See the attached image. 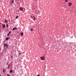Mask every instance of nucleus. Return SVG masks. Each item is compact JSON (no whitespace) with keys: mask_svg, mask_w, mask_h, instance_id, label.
Listing matches in <instances>:
<instances>
[{"mask_svg":"<svg viewBox=\"0 0 76 76\" xmlns=\"http://www.w3.org/2000/svg\"><path fill=\"white\" fill-rule=\"evenodd\" d=\"M65 1H66V2H67V0H65Z\"/></svg>","mask_w":76,"mask_h":76,"instance_id":"obj_22","label":"nucleus"},{"mask_svg":"<svg viewBox=\"0 0 76 76\" xmlns=\"http://www.w3.org/2000/svg\"><path fill=\"white\" fill-rule=\"evenodd\" d=\"M19 55H20V54H21V53H20L19 54Z\"/></svg>","mask_w":76,"mask_h":76,"instance_id":"obj_23","label":"nucleus"},{"mask_svg":"<svg viewBox=\"0 0 76 76\" xmlns=\"http://www.w3.org/2000/svg\"><path fill=\"white\" fill-rule=\"evenodd\" d=\"M11 58H13V56H11Z\"/></svg>","mask_w":76,"mask_h":76,"instance_id":"obj_21","label":"nucleus"},{"mask_svg":"<svg viewBox=\"0 0 76 76\" xmlns=\"http://www.w3.org/2000/svg\"><path fill=\"white\" fill-rule=\"evenodd\" d=\"M6 71V69H5V68H3V72L4 73V72H5Z\"/></svg>","mask_w":76,"mask_h":76,"instance_id":"obj_5","label":"nucleus"},{"mask_svg":"<svg viewBox=\"0 0 76 76\" xmlns=\"http://www.w3.org/2000/svg\"><path fill=\"white\" fill-rule=\"evenodd\" d=\"M0 76H1V75H0Z\"/></svg>","mask_w":76,"mask_h":76,"instance_id":"obj_25","label":"nucleus"},{"mask_svg":"<svg viewBox=\"0 0 76 76\" xmlns=\"http://www.w3.org/2000/svg\"><path fill=\"white\" fill-rule=\"evenodd\" d=\"M37 76H39V75H37Z\"/></svg>","mask_w":76,"mask_h":76,"instance_id":"obj_24","label":"nucleus"},{"mask_svg":"<svg viewBox=\"0 0 76 76\" xmlns=\"http://www.w3.org/2000/svg\"><path fill=\"white\" fill-rule=\"evenodd\" d=\"M5 23H7V22H8V21H7V20H5Z\"/></svg>","mask_w":76,"mask_h":76,"instance_id":"obj_11","label":"nucleus"},{"mask_svg":"<svg viewBox=\"0 0 76 76\" xmlns=\"http://www.w3.org/2000/svg\"><path fill=\"white\" fill-rule=\"evenodd\" d=\"M8 69H9V65L8 66Z\"/></svg>","mask_w":76,"mask_h":76,"instance_id":"obj_18","label":"nucleus"},{"mask_svg":"<svg viewBox=\"0 0 76 76\" xmlns=\"http://www.w3.org/2000/svg\"><path fill=\"white\" fill-rule=\"evenodd\" d=\"M9 22H10V19L8 20Z\"/></svg>","mask_w":76,"mask_h":76,"instance_id":"obj_20","label":"nucleus"},{"mask_svg":"<svg viewBox=\"0 0 76 76\" xmlns=\"http://www.w3.org/2000/svg\"><path fill=\"white\" fill-rule=\"evenodd\" d=\"M9 47V45L7 43H6L4 44V48H7Z\"/></svg>","mask_w":76,"mask_h":76,"instance_id":"obj_1","label":"nucleus"},{"mask_svg":"<svg viewBox=\"0 0 76 76\" xmlns=\"http://www.w3.org/2000/svg\"><path fill=\"white\" fill-rule=\"evenodd\" d=\"M7 76H10V75H9V74H7Z\"/></svg>","mask_w":76,"mask_h":76,"instance_id":"obj_19","label":"nucleus"},{"mask_svg":"<svg viewBox=\"0 0 76 76\" xmlns=\"http://www.w3.org/2000/svg\"><path fill=\"white\" fill-rule=\"evenodd\" d=\"M18 29V28L16 27L12 29V31H14V30H17Z\"/></svg>","mask_w":76,"mask_h":76,"instance_id":"obj_4","label":"nucleus"},{"mask_svg":"<svg viewBox=\"0 0 76 76\" xmlns=\"http://www.w3.org/2000/svg\"><path fill=\"white\" fill-rule=\"evenodd\" d=\"M20 34L21 37H23V33H20Z\"/></svg>","mask_w":76,"mask_h":76,"instance_id":"obj_8","label":"nucleus"},{"mask_svg":"<svg viewBox=\"0 0 76 76\" xmlns=\"http://www.w3.org/2000/svg\"><path fill=\"white\" fill-rule=\"evenodd\" d=\"M18 16H16V19H18Z\"/></svg>","mask_w":76,"mask_h":76,"instance_id":"obj_16","label":"nucleus"},{"mask_svg":"<svg viewBox=\"0 0 76 76\" xmlns=\"http://www.w3.org/2000/svg\"><path fill=\"white\" fill-rule=\"evenodd\" d=\"M19 9L21 11H23V8L22 7H20L19 8Z\"/></svg>","mask_w":76,"mask_h":76,"instance_id":"obj_6","label":"nucleus"},{"mask_svg":"<svg viewBox=\"0 0 76 76\" xmlns=\"http://www.w3.org/2000/svg\"><path fill=\"white\" fill-rule=\"evenodd\" d=\"M31 18H33V20H34V21H35L36 20V18L35 17V16L32 15L31 17Z\"/></svg>","mask_w":76,"mask_h":76,"instance_id":"obj_2","label":"nucleus"},{"mask_svg":"<svg viewBox=\"0 0 76 76\" xmlns=\"http://www.w3.org/2000/svg\"><path fill=\"white\" fill-rule=\"evenodd\" d=\"M11 31H9V33L7 35V36H9V35L10 34H11Z\"/></svg>","mask_w":76,"mask_h":76,"instance_id":"obj_10","label":"nucleus"},{"mask_svg":"<svg viewBox=\"0 0 76 76\" xmlns=\"http://www.w3.org/2000/svg\"><path fill=\"white\" fill-rule=\"evenodd\" d=\"M5 27H6V25H3L2 26V27L3 28H4Z\"/></svg>","mask_w":76,"mask_h":76,"instance_id":"obj_9","label":"nucleus"},{"mask_svg":"<svg viewBox=\"0 0 76 76\" xmlns=\"http://www.w3.org/2000/svg\"><path fill=\"white\" fill-rule=\"evenodd\" d=\"M9 39V37L6 38V40H8Z\"/></svg>","mask_w":76,"mask_h":76,"instance_id":"obj_12","label":"nucleus"},{"mask_svg":"<svg viewBox=\"0 0 76 76\" xmlns=\"http://www.w3.org/2000/svg\"><path fill=\"white\" fill-rule=\"evenodd\" d=\"M13 71V70H10V73H12V72Z\"/></svg>","mask_w":76,"mask_h":76,"instance_id":"obj_13","label":"nucleus"},{"mask_svg":"<svg viewBox=\"0 0 76 76\" xmlns=\"http://www.w3.org/2000/svg\"><path fill=\"white\" fill-rule=\"evenodd\" d=\"M71 5H72V3H69L68 6H71Z\"/></svg>","mask_w":76,"mask_h":76,"instance_id":"obj_7","label":"nucleus"},{"mask_svg":"<svg viewBox=\"0 0 76 76\" xmlns=\"http://www.w3.org/2000/svg\"><path fill=\"white\" fill-rule=\"evenodd\" d=\"M13 2H14V1L13 0H12L11 3L12 4H13Z\"/></svg>","mask_w":76,"mask_h":76,"instance_id":"obj_14","label":"nucleus"},{"mask_svg":"<svg viewBox=\"0 0 76 76\" xmlns=\"http://www.w3.org/2000/svg\"><path fill=\"white\" fill-rule=\"evenodd\" d=\"M40 59H41V60H44L45 59V58L44 57H42L40 58Z\"/></svg>","mask_w":76,"mask_h":76,"instance_id":"obj_3","label":"nucleus"},{"mask_svg":"<svg viewBox=\"0 0 76 76\" xmlns=\"http://www.w3.org/2000/svg\"><path fill=\"white\" fill-rule=\"evenodd\" d=\"M30 31H33V29L31 28V29H30Z\"/></svg>","mask_w":76,"mask_h":76,"instance_id":"obj_15","label":"nucleus"},{"mask_svg":"<svg viewBox=\"0 0 76 76\" xmlns=\"http://www.w3.org/2000/svg\"><path fill=\"white\" fill-rule=\"evenodd\" d=\"M8 24H6V27H8Z\"/></svg>","mask_w":76,"mask_h":76,"instance_id":"obj_17","label":"nucleus"}]
</instances>
